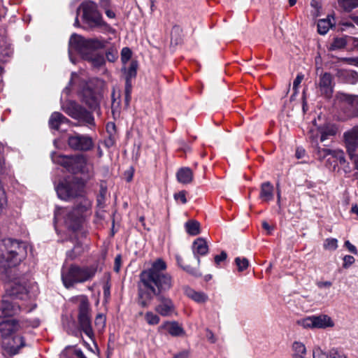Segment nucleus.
Returning <instances> with one entry per match:
<instances>
[{
  "instance_id": "1",
  "label": "nucleus",
  "mask_w": 358,
  "mask_h": 358,
  "mask_svg": "<svg viewBox=\"0 0 358 358\" xmlns=\"http://www.w3.org/2000/svg\"><path fill=\"white\" fill-rule=\"evenodd\" d=\"M27 249L26 242L13 238L0 240V278L8 283L9 294L21 299L38 289L36 282L27 276H15V270L13 269L26 259Z\"/></svg>"
},
{
  "instance_id": "2",
  "label": "nucleus",
  "mask_w": 358,
  "mask_h": 358,
  "mask_svg": "<svg viewBox=\"0 0 358 358\" xmlns=\"http://www.w3.org/2000/svg\"><path fill=\"white\" fill-rule=\"evenodd\" d=\"M166 268L165 262L157 259L150 269L141 273V285H139L138 290L139 303L141 306H148L153 296L158 294L156 288L161 292L171 287V277L164 273Z\"/></svg>"
},
{
  "instance_id": "3",
  "label": "nucleus",
  "mask_w": 358,
  "mask_h": 358,
  "mask_svg": "<svg viewBox=\"0 0 358 358\" xmlns=\"http://www.w3.org/2000/svg\"><path fill=\"white\" fill-rule=\"evenodd\" d=\"M106 44V41L97 38L85 39L81 36L74 34L71 35L69 43L70 60L75 63L72 57V52L76 51L93 66L100 67L105 64V59L103 55L98 53L97 50L105 48Z\"/></svg>"
},
{
  "instance_id": "4",
  "label": "nucleus",
  "mask_w": 358,
  "mask_h": 358,
  "mask_svg": "<svg viewBox=\"0 0 358 358\" xmlns=\"http://www.w3.org/2000/svg\"><path fill=\"white\" fill-rule=\"evenodd\" d=\"M79 205L73 210L57 208L55 212V223L62 222L69 229L76 231L79 229L83 214L90 207V201L85 197H80Z\"/></svg>"
},
{
  "instance_id": "5",
  "label": "nucleus",
  "mask_w": 358,
  "mask_h": 358,
  "mask_svg": "<svg viewBox=\"0 0 358 358\" xmlns=\"http://www.w3.org/2000/svg\"><path fill=\"white\" fill-rule=\"evenodd\" d=\"M332 106L336 110L341 120L345 121L358 117V96L341 91L336 92Z\"/></svg>"
},
{
  "instance_id": "6",
  "label": "nucleus",
  "mask_w": 358,
  "mask_h": 358,
  "mask_svg": "<svg viewBox=\"0 0 358 358\" xmlns=\"http://www.w3.org/2000/svg\"><path fill=\"white\" fill-rule=\"evenodd\" d=\"M95 266H80L71 264L69 267L63 268L62 271V280L66 288L72 287L75 284L83 283L91 280L96 273Z\"/></svg>"
},
{
  "instance_id": "7",
  "label": "nucleus",
  "mask_w": 358,
  "mask_h": 358,
  "mask_svg": "<svg viewBox=\"0 0 358 358\" xmlns=\"http://www.w3.org/2000/svg\"><path fill=\"white\" fill-rule=\"evenodd\" d=\"M76 300L78 303V322L80 327L86 336L92 339L94 333L91 325V315L88 299L86 296H80Z\"/></svg>"
},
{
  "instance_id": "8",
  "label": "nucleus",
  "mask_w": 358,
  "mask_h": 358,
  "mask_svg": "<svg viewBox=\"0 0 358 358\" xmlns=\"http://www.w3.org/2000/svg\"><path fill=\"white\" fill-rule=\"evenodd\" d=\"M83 183L76 179L65 180L56 187L58 196L63 200H69L76 196H81Z\"/></svg>"
},
{
  "instance_id": "9",
  "label": "nucleus",
  "mask_w": 358,
  "mask_h": 358,
  "mask_svg": "<svg viewBox=\"0 0 358 358\" xmlns=\"http://www.w3.org/2000/svg\"><path fill=\"white\" fill-rule=\"evenodd\" d=\"M79 10H82L83 18L90 27H96L103 24L101 15L97 10L95 3L91 1H85L80 6Z\"/></svg>"
},
{
  "instance_id": "10",
  "label": "nucleus",
  "mask_w": 358,
  "mask_h": 358,
  "mask_svg": "<svg viewBox=\"0 0 358 358\" xmlns=\"http://www.w3.org/2000/svg\"><path fill=\"white\" fill-rule=\"evenodd\" d=\"M28 326L25 321L7 320L0 323V333L3 339H7L13 334L23 331Z\"/></svg>"
},
{
  "instance_id": "11",
  "label": "nucleus",
  "mask_w": 358,
  "mask_h": 358,
  "mask_svg": "<svg viewBox=\"0 0 358 358\" xmlns=\"http://www.w3.org/2000/svg\"><path fill=\"white\" fill-rule=\"evenodd\" d=\"M68 143L72 149L82 151L89 150L94 145L92 139L90 136L78 134L70 136Z\"/></svg>"
},
{
  "instance_id": "12",
  "label": "nucleus",
  "mask_w": 358,
  "mask_h": 358,
  "mask_svg": "<svg viewBox=\"0 0 358 358\" xmlns=\"http://www.w3.org/2000/svg\"><path fill=\"white\" fill-rule=\"evenodd\" d=\"M320 95L325 99H329L332 97L334 88V77L329 73L322 74L317 84Z\"/></svg>"
},
{
  "instance_id": "13",
  "label": "nucleus",
  "mask_w": 358,
  "mask_h": 358,
  "mask_svg": "<svg viewBox=\"0 0 358 358\" xmlns=\"http://www.w3.org/2000/svg\"><path fill=\"white\" fill-rule=\"evenodd\" d=\"M344 141L350 158L358 148V126L353 127L343 134Z\"/></svg>"
},
{
  "instance_id": "14",
  "label": "nucleus",
  "mask_w": 358,
  "mask_h": 358,
  "mask_svg": "<svg viewBox=\"0 0 358 358\" xmlns=\"http://www.w3.org/2000/svg\"><path fill=\"white\" fill-rule=\"evenodd\" d=\"M3 346L10 355H15L25 346V341L23 336H15L10 340L3 339Z\"/></svg>"
},
{
  "instance_id": "15",
  "label": "nucleus",
  "mask_w": 358,
  "mask_h": 358,
  "mask_svg": "<svg viewBox=\"0 0 358 358\" xmlns=\"http://www.w3.org/2000/svg\"><path fill=\"white\" fill-rule=\"evenodd\" d=\"M93 166L83 155L73 156L71 171L80 172L83 174H90L92 172Z\"/></svg>"
},
{
  "instance_id": "16",
  "label": "nucleus",
  "mask_w": 358,
  "mask_h": 358,
  "mask_svg": "<svg viewBox=\"0 0 358 358\" xmlns=\"http://www.w3.org/2000/svg\"><path fill=\"white\" fill-rule=\"evenodd\" d=\"M159 303L155 306V311L160 315L168 317L175 313V306L172 301L163 296L158 297Z\"/></svg>"
},
{
  "instance_id": "17",
  "label": "nucleus",
  "mask_w": 358,
  "mask_h": 358,
  "mask_svg": "<svg viewBox=\"0 0 358 358\" xmlns=\"http://www.w3.org/2000/svg\"><path fill=\"white\" fill-rule=\"evenodd\" d=\"M167 331L173 336H180L185 334V331L181 325L177 322H165L158 327L159 332Z\"/></svg>"
},
{
  "instance_id": "18",
  "label": "nucleus",
  "mask_w": 358,
  "mask_h": 358,
  "mask_svg": "<svg viewBox=\"0 0 358 358\" xmlns=\"http://www.w3.org/2000/svg\"><path fill=\"white\" fill-rule=\"evenodd\" d=\"M18 304L8 300H3L0 303V317H11L20 312Z\"/></svg>"
},
{
  "instance_id": "19",
  "label": "nucleus",
  "mask_w": 358,
  "mask_h": 358,
  "mask_svg": "<svg viewBox=\"0 0 358 358\" xmlns=\"http://www.w3.org/2000/svg\"><path fill=\"white\" fill-rule=\"evenodd\" d=\"M192 252L197 259V265L200 264L199 256L206 255L208 252V245L206 241L203 238H196L192 244Z\"/></svg>"
},
{
  "instance_id": "20",
  "label": "nucleus",
  "mask_w": 358,
  "mask_h": 358,
  "mask_svg": "<svg viewBox=\"0 0 358 358\" xmlns=\"http://www.w3.org/2000/svg\"><path fill=\"white\" fill-rule=\"evenodd\" d=\"M292 358H307V349L303 342L295 341L291 345Z\"/></svg>"
},
{
  "instance_id": "21",
  "label": "nucleus",
  "mask_w": 358,
  "mask_h": 358,
  "mask_svg": "<svg viewBox=\"0 0 358 358\" xmlns=\"http://www.w3.org/2000/svg\"><path fill=\"white\" fill-rule=\"evenodd\" d=\"M314 316L315 329H326L334 327L335 323L334 320L327 315H319Z\"/></svg>"
},
{
  "instance_id": "22",
  "label": "nucleus",
  "mask_w": 358,
  "mask_h": 358,
  "mask_svg": "<svg viewBox=\"0 0 358 358\" xmlns=\"http://www.w3.org/2000/svg\"><path fill=\"white\" fill-rule=\"evenodd\" d=\"M273 191L274 188L271 182H264L261 185L259 198L263 201L268 202L273 199Z\"/></svg>"
},
{
  "instance_id": "23",
  "label": "nucleus",
  "mask_w": 358,
  "mask_h": 358,
  "mask_svg": "<svg viewBox=\"0 0 358 358\" xmlns=\"http://www.w3.org/2000/svg\"><path fill=\"white\" fill-rule=\"evenodd\" d=\"M83 108L74 101H68L63 106L65 113L76 120L79 119V114H80Z\"/></svg>"
},
{
  "instance_id": "24",
  "label": "nucleus",
  "mask_w": 358,
  "mask_h": 358,
  "mask_svg": "<svg viewBox=\"0 0 358 358\" xmlns=\"http://www.w3.org/2000/svg\"><path fill=\"white\" fill-rule=\"evenodd\" d=\"M176 177L179 182L187 184L192 181L193 173L189 168L184 167L178 171Z\"/></svg>"
},
{
  "instance_id": "25",
  "label": "nucleus",
  "mask_w": 358,
  "mask_h": 358,
  "mask_svg": "<svg viewBox=\"0 0 358 358\" xmlns=\"http://www.w3.org/2000/svg\"><path fill=\"white\" fill-rule=\"evenodd\" d=\"M335 23L333 16H328L327 19L320 20L317 22V31L320 34H325Z\"/></svg>"
},
{
  "instance_id": "26",
  "label": "nucleus",
  "mask_w": 358,
  "mask_h": 358,
  "mask_svg": "<svg viewBox=\"0 0 358 358\" xmlns=\"http://www.w3.org/2000/svg\"><path fill=\"white\" fill-rule=\"evenodd\" d=\"M52 159L54 163L61 164L66 168L69 171H71L73 157L55 155L52 156Z\"/></svg>"
},
{
  "instance_id": "27",
  "label": "nucleus",
  "mask_w": 358,
  "mask_h": 358,
  "mask_svg": "<svg viewBox=\"0 0 358 358\" xmlns=\"http://www.w3.org/2000/svg\"><path fill=\"white\" fill-rule=\"evenodd\" d=\"M68 122V119L66 118L62 114L58 112H55L52 114L49 120V125L52 129H58L61 124Z\"/></svg>"
},
{
  "instance_id": "28",
  "label": "nucleus",
  "mask_w": 358,
  "mask_h": 358,
  "mask_svg": "<svg viewBox=\"0 0 358 358\" xmlns=\"http://www.w3.org/2000/svg\"><path fill=\"white\" fill-rule=\"evenodd\" d=\"M313 146L315 149V155L320 160H322L328 156L331 157L333 150L328 148H322L318 145L317 140L313 138Z\"/></svg>"
},
{
  "instance_id": "29",
  "label": "nucleus",
  "mask_w": 358,
  "mask_h": 358,
  "mask_svg": "<svg viewBox=\"0 0 358 358\" xmlns=\"http://www.w3.org/2000/svg\"><path fill=\"white\" fill-rule=\"evenodd\" d=\"M185 293L189 298L199 303H205L208 299L205 293L196 292L192 289H187Z\"/></svg>"
},
{
  "instance_id": "30",
  "label": "nucleus",
  "mask_w": 358,
  "mask_h": 358,
  "mask_svg": "<svg viewBox=\"0 0 358 358\" xmlns=\"http://www.w3.org/2000/svg\"><path fill=\"white\" fill-rule=\"evenodd\" d=\"M84 102L92 110H95L99 106V99L92 92L87 90L84 94Z\"/></svg>"
},
{
  "instance_id": "31",
  "label": "nucleus",
  "mask_w": 358,
  "mask_h": 358,
  "mask_svg": "<svg viewBox=\"0 0 358 358\" xmlns=\"http://www.w3.org/2000/svg\"><path fill=\"white\" fill-rule=\"evenodd\" d=\"M336 128L332 126H327L322 128L319 130L320 134V142H324L329 139L331 136H334L336 134Z\"/></svg>"
},
{
  "instance_id": "32",
  "label": "nucleus",
  "mask_w": 358,
  "mask_h": 358,
  "mask_svg": "<svg viewBox=\"0 0 358 358\" xmlns=\"http://www.w3.org/2000/svg\"><path fill=\"white\" fill-rule=\"evenodd\" d=\"M185 229L188 234L196 236L200 233V224L194 220H189L185 223Z\"/></svg>"
},
{
  "instance_id": "33",
  "label": "nucleus",
  "mask_w": 358,
  "mask_h": 358,
  "mask_svg": "<svg viewBox=\"0 0 358 358\" xmlns=\"http://www.w3.org/2000/svg\"><path fill=\"white\" fill-rule=\"evenodd\" d=\"M176 261H177L178 264L180 266H181L185 271H186L187 273H189V274H191L194 276H196V277L201 275V273L199 272V271L197 268H192L189 266L183 265L182 259L181 258V257L177 255Z\"/></svg>"
},
{
  "instance_id": "34",
  "label": "nucleus",
  "mask_w": 358,
  "mask_h": 358,
  "mask_svg": "<svg viewBox=\"0 0 358 358\" xmlns=\"http://www.w3.org/2000/svg\"><path fill=\"white\" fill-rule=\"evenodd\" d=\"M79 115V119H78V120L83 121L90 125L94 124V119L91 113L83 108L80 114Z\"/></svg>"
},
{
  "instance_id": "35",
  "label": "nucleus",
  "mask_w": 358,
  "mask_h": 358,
  "mask_svg": "<svg viewBox=\"0 0 358 358\" xmlns=\"http://www.w3.org/2000/svg\"><path fill=\"white\" fill-rule=\"evenodd\" d=\"M297 324L305 329H315L314 316H309L299 320Z\"/></svg>"
},
{
  "instance_id": "36",
  "label": "nucleus",
  "mask_w": 358,
  "mask_h": 358,
  "mask_svg": "<svg viewBox=\"0 0 358 358\" xmlns=\"http://www.w3.org/2000/svg\"><path fill=\"white\" fill-rule=\"evenodd\" d=\"M331 158L334 159V166L337 165V162H338L341 164H344L345 162L344 152L341 150H334ZM331 157L328 159V161H329Z\"/></svg>"
},
{
  "instance_id": "37",
  "label": "nucleus",
  "mask_w": 358,
  "mask_h": 358,
  "mask_svg": "<svg viewBox=\"0 0 358 358\" xmlns=\"http://www.w3.org/2000/svg\"><path fill=\"white\" fill-rule=\"evenodd\" d=\"M340 6L346 11H351L358 7V0H341Z\"/></svg>"
},
{
  "instance_id": "38",
  "label": "nucleus",
  "mask_w": 358,
  "mask_h": 358,
  "mask_svg": "<svg viewBox=\"0 0 358 358\" xmlns=\"http://www.w3.org/2000/svg\"><path fill=\"white\" fill-rule=\"evenodd\" d=\"M145 320L146 322L150 325H156L159 323L160 318L159 317L152 313V311H148L145 314Z\"/></svg>"
},
{
  "instance_id": "39",
  "label": "nucleus",
  "mask_w": 358,
  "mask_h": 358,
  "mask_svg": "<svg viewBox=\"0 0 358 358\" xmlns=\"http://www.w3.org/2000/svg\"><path fill=\"white\" fill-rule=\"evenodd\" d=\"M84 252L83 245L78 244L75 245L73 249L67 252V257L70 259H74L79 257Z\"/></svg>"
},
{
  "instance_id": "40",
  "label": "nucleus",
  "mask_w": 358,
  "mask_h": 358,
  "mask_svg": "<svg viewBox=\"0 0 358 358\" xmlns=\"http://www.w3.org/2000/svg\"><path fill=\"white\" fill-rule=\"evenodd\" d=\"M348 44V36L345 38H336L331 44V49H341Z\"/></svg>"
},
{
  "instance_id": "41",
  "label": "nucleus",
  "mask_w": 358,
  "mask_h": 358,
  "mask_svg": "<svg viewBox=\"0 0 358 358\" xmlns=\"http://www.w3.org/2000/svg\"><path fill=\"white\" fill-rule=\"evenodd\" d=\"M235 263L238 267V271L245 270L249 266V262L245 257H236L235 259Z\"/></svg>"
},
{
  "instance_id": "42",
  "label": "nucleus",
  "mask_w": 358,
  "mask_h": 358,
  "mask_svg": "<svg viewBox=\"0 0 358 358\" xmlns=\"http://www.w3.org/2000/svg\"><path fill=\"white\" fill-rule=\"evenodd\" d=\"M324 248L329 250H335L338 248V241L336 238H327L324 243Z\"/></svg>"
},
{
  "instance_id": "43",
  "label": "nucleus",
  "mask_w": 358,
  "mask_h": 358,
  "mask_svg": "<svg viewBox=\"0 0 358 358\" xmlns=\"http://www.w3.org/2000/svg\"><path fill=\"white\" fill-rule=\"evenodd\" d=\"M137 62L135 61H132L129 68L127 72V83H128L129 79L134 78L136 75V69H137Z\"/></svg>"
},
{
  "instance_id": "44",
  "label": "nucleus",
  "mask_w": 358,
  "mask_h": 358,
  "mask_svg": "<svg viewBox=\"0 0 358 358\" xmlns=\"http://www.w3.org/2000/svg\"><path fill=\"white\" fill-rule=\"evenodd\" d=\"M106 55L108 62H113L118 57V52L115 48H110Z\"/></svg>"
},
{
  "instance_id": "45",
  "label": "nucleus",
  "mask_w": 358,
  "mask_h": 358,
  "mask_svg": "<svg viewBox=\"0 0 358 358\" xmlns=\"http://www.w3.org/2000/svg\"><path fill=\"white\" fill-rule=\"evenodd\" d=\"M131 57V51L129 48H124L121 51V60L123 64H126Z\"/></svg>"
},
{
  "instance_id": "46",
  "label": "nucleus",
  "mask_w": 358,
  "mask_h": 358,
  "mask_svg": "<svg viewBox=\"0 0 358 358\" xmlns=\"http://www.w3.org/2000/svg\"><path fill=\"white\" fill-rule=\"evenodd\" d=\"M313 358H329V355L322 350L320 348H315L313 351Z\"/></svg>"
},
{
  "instance_id": "47",
  "label": "nucleus",
  "mask_w": 358,
  "mask_h": 358,
  "mask_svg": "<svg viewBox=\"0 0 358 358\" xmlns=\"http://www.w3.org/2000/svg\"><path fill=\"white\" fill-rule=\"evenodd\" d=\"M106 319L105 317L99 314L95 319V325L98 328L99 330H102L105 327Z\"/></svg>"
},
{
  "instance_id": "48",
  "label": "nucleus",
  "mask_w": 358,
  "mask_h": 358,
  "mask_svg": "<svg viewBox=\"0 0 358 358\" xmlns=\"http://www.w3.org/2000/svg\"><path fill=\"white\" fill-rule=\"evenodd\" d=\"M329 358H347L346 355L336 348H332L329 351Z\"/></svg>"
},
{
  "instance_id": "49",
  "label": "nucleus",
  "mask_w": 358,
  "mask_h": 358,
  "mask_svg": "<svg viewBox=\"0 0 358 358\" xmlns=\"http://www.w3.org/2000/svg\"><path fill=\"white\" fill-rule=\"evenodd\" d=\"M6 197L4 190L0 187V213L6 205Z\"/></svg>"
},
{
  "instance_id": "50",
  "label": "nucleus",
  "mask_w": 358,
  "mask_h": 358,
  "mask_svg": "<svg viewBox=\"0 0 358 358\" xmlns=\"http://www.w3.org/2000/svg\"><path fill=\"white\" fill-rule=\"evenodd\" d=\"M343 259V266L345 268H349L355 262V258L351 255H345Z\"/></svg>"
},
{
  "instance_id": "51",
  "label": "nucleus",
  "mask_w": 358,
  "mask_h": 358,
  "mask_svg": "<svg viewBox=\"0 0 358 358\" xmlns=\"http://www.w3.org/2000/svg\"><path fill=\"white\" fill-rule=\"evenodd\" d=\"M174 198L176 201H180L183 204L187 203L186 192L185 191H180L179 192L175 194Z\"/></svg>"
},
{
  "instance_id": "52",
  "label": "nucleus",
  "mask_w": 358,
  "mask_h": 358,
  "mask_svg": "<svg viewBox=\"0 0 358 358\" xmlns=\"http://www.w3.org/2000/svg\"><path fill=\"white\" fill-rule=\"evenodd\" d=\"M227 255L225 252H222L220 255H217L215 257V262L217 265H219L221 262H223L226 259Z\"/></svg>"
},
{
  "instance_id": "53",
  "label": "nucleus",
  "mask_w": 358,
  "mask_h": 358,
  "mask_svg": "<svg viewBox=\"0 0 358 358\" xmlns=\"http://www.w3.org/2000/svg\"><path fill=\"white\" fill-rule=\"evenodd\" d=\"M345 245L349 250V252H352V254L357 255L358 251L357 248L352 245L349 241H346L345 242Z\"/></svg>"
},
{
  "instance_id": "54",
  "label": "nucleus",
  "mask_w": 358,
  "mask_h": 358,
  "mask_svg": "<svg viewBox=\"0 0 358 358\" xmlns=\"http://www.w3.org/2000/svg\"><path fill=\"white\" fill-rule=\"evenodd\" d=\"M303 74L300 73V74L297 75L296 78H295V80L293 82V88L294 90H296L298 88V87L301 84V83L303 80Z\"/></svg>"
},
{
  "instance_id": "55",
  "label": "nucleus",
  "mask_w": 358,
  "mask_h": 358,
  "mask_svg": "<svg viewBox=\"0 0 358 358\" xmlns=\"http://www.w3.org/2000/svg\"><path fill=\"white\" fill-rule=\"evenodd\" d=\"M121 261H122L121 256L120 255L116 256V257L115 259V266H114L115 271L118 272L120 271V266H121Z\"/></svg>"
},
{
  "instance_id": "56",
  "label": "nucleus",
  "mask_w": 358,
  "mask_h": 358,
  "mask_svg": "<svg viewBox=\"0 0 358 358\" xmlns=\"http://www.w3.org/2000/svg\"><path fill=\"white\" fill-rule=\"evenodd\" d=\"M348 44L355 48H358V38L348 36Z\"/></svg>"
},
{
  "instance_id": "57",
  "label": "nucleus",
  "mask_w": 358,
  "mask_h": 358,
  "mask_svg": "<svg viewBox=\"0 0 358 358\" xmlns=\"http://www.w3.org/2000/svg\"><path fill=\"white\" fill-rule=\"evenodd\" d=\"M206 338L212 343H214L216 341L215 335L213 334V333L211 331H210L208 329H207V331H206Z\"/></svg>"
},
{
  "instance_id": "58",
  "label": "nucleus",
  "mask_w": 358,
  "mask_h": 358,
  "mask_svg": "<svg viewBox=\"0 0 358 358\" xmlns=\"http://www.w3.org/2000/svg\"><path fill=\"white\" fill-rule=\"evenodd\" d=\"M74 358H86L80 350H74Z\"/></svg>"
},
{
  "instance_id": "59",
  "label": "nucleus",
  "mask_w": 358,
  "mask_h": 358,
  "mask_svg": "<svg viewBox=\"0 0 358 358\" xmlns=\"http://www.w3.org/2000/svg\"><path fill=\"white\" fill-rule=\"evenodd\" d=\"M346 74L348 76H350L354 79L355 82L358 81V74L356 72L352 71H347Z\"/></svg>"
},
{
  "instance_id": "60",
  "label": "nucleus",
  "mask_w": 358,
  "mask_h": 358,
  "mask_svg": "<svg viewBox=\"0 0 358 358\" xmlns=\"http://www.w3.org/2000/svg\"><path fill=\"white\" fill-rule=\"evenodd\" d=\"M130 85H129V81L128 82V83H127V86H126V101L127 103H128L129 101V99H130Z\"/></svg>"
},
{
  "instance_id": "61",
  "label": "nucleus",
  "mask_w": 358,
  "mask_h": 358,
  "mask_svg": "<svg viewBox=\"0 0 358 358\" xmlns=\"http://www.w3.org/2000/svg\"><path fill=\"white\" fill-rule=\"evenodd\" d=\"M320 287H329L331 286V282L329 281H324L318 283Z\"/></svg>"
},
{
  "instance_id": "62",
  "label": "nucleus",
  "mask_w": 358,
  "mask_h": 358,
  "mask_svg": "<svg viewBox=\"0 0 358 358\" xmlns=\"http://www.w3.org/2000/svg\"><path fill=\"white\" fill-rule=\"evenodd\" d=\"M350 64L358 65V57L345 59Z\"/></svg>"
},
{
  "instance_id": "63",
  "label": "nucleus",
  "mask_w": 358,
  "mask_h": 358,
  "mask_svg": "<svg viewBox=\"0 0 358 358\" xmlns=\"http://www.w3.org/2000/svg\"><path fill=\"white\" fill-rule=\"evenodd\" d=\"M188 352H182L178 355H176L173 358H187Z\"/></svg>"
},
{
  "instance_id": "64",
  "label": "nucleus",
  "mask_w": 358,
  "mask_h": 358,
  "mask_svg": "<svg viewBox=\"0 0 358 358\" xmlns=\"http://www.w3.org/2000/svg\"><path fill=\"white\" fill-rule=\"evenodd\" d=\"M262 227L265 230L268 231V233L272 230L271 226L266 222H262Z\"/></svg>"
}]
</instances>
